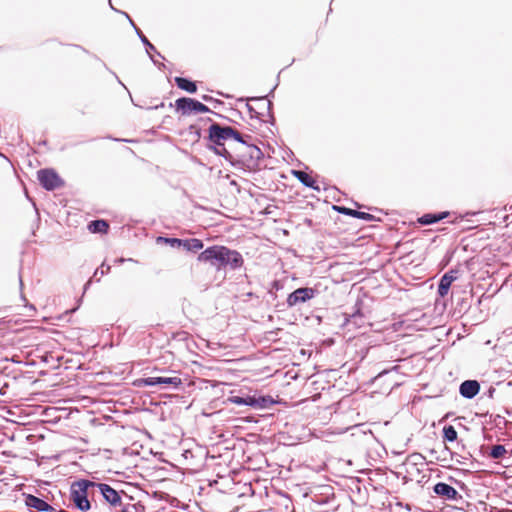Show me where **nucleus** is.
I'll list each match as a JSON object with an SVG mask.
<instances>
[{"label":"nucleus","mask_w":512,"mask_h":512,"mask_svg":"<svg viewBox=\"0 0 512 512\" xmlns=\"http://www.w3.org/2000/svg\"><path fill=\"white\" fill-rule=\"evenodd\" d=\"M197 260L199 262L209 263L218 270L226 267L238 269L244 263L243 257L238 251L231 250L221 245L206 248L198 255Z\"/></svg>","instance_id":"nucleus-1"},{"label":"nucleus","mask_w":512,"mask_h":512,"mask_svg":"<svg viewBox=\"0 0 512 512\" xmlns=\"http://www.w3.org/2000/svg\"><path fill=\"white\" fill-rule=\"evenodd\" d=\"M96 482L80 479L71 484L70 487V500L74 506L82 511L86 512L91 509V502L89 498L96 496Z\"/></svg>","instance_id":"nucleus-2"},{"label":"nucleus","mask_w":512,"mask_h":512,"mask_svg":"<svg viewBox=\"0 0 512 512\" xmlns=\"http://www.w3.org/2000/svg\"><path fill=\"white\" fill-rule=\"evenodd\" d=\"M236 168L254 170L258 167L259 161L263 158V152L256 145L248 144L243 139L240 147L236 150Z\"/></svg>","instance_id":"nucleus-3"},{"label":"nucleus","mask_w":512,"mask_h":512,"mask_svg":"<svg viewBox=\"0 0 512 512\" xmlns=\"http://www.w3.org/2000/svg\"><path fill=\"white\" fill-rule=\"evenodd\" d=\"M209 141L212 144H224L229 138H234L237 142L243 143V136L233 127L221 126L218 123H213L209 127Z\"/></svg>","instance_id":"nucleus-4"},{"label":"nucleus","mask_w":512,"mask_h":512,"mask_svg":"<svg viewBox=\"0 0 512 512\" xmlns=\"http://www.w3.org/2000/svg\"><path fill=\"white\" fill-rule=\"evenodd\" d=\"M96 495L102 496L104 501L109 504L114 512L124 500H128V495L124 491H117L106 483L96 482Z\"/></svg>","instance_id":"nucleus-5"},{"label":"nucleus","mask_w":512,"mask_h":512,"mask_svg":"<svg viewBox=\"0 0 512 512\" xmlns=\"http://www.w3.org/2000/svg\"><path fill=\"white\" fill-rule=\"evenodd\" d=\"M227 402L236 405H246L254 409H266L272 406L275 401L270 396H256V395H230Z\"/></svg>","instance_id":"nucleus-6"},{"label":"nucleus","mask_w":512,"mask_h":512,"mask_svg":"<svg viewBox=\"0 0 512 512\" xmlns=\"http://www.w3.org/2000/svg\"><path fill=\"white\" fill-rule=\"evenodd\" d=\"M37 178L44 189L53 191L64 185V181L54 169H40L37 172Z\"/></svg>","instance_id":"nucleus-7"},{"label":"nucleus","mask_w":512,"mask_h":512,"mask_svg":"<svg viewBox=\"0 0 512 512\" xmlns=\"http://www.w3.org/2000/svg\"><path fill=\"white\" fill-rule=\"evenodd\" d=\"M177 110L181 111L183 115H190L191 113H209L211 110L208 106L195 100L193 98L182 97L175 102Z\"/></svg>","instance_id":"nucleus-8"},{"label":"nucleus","mask_w":512,"mask_h":512,"mask_svg":"<svg viewBox=\"0 0 512 512\" xmlns=\"http://www.w3.org/2000/svg\"><path fill=\"white\" fill-rule=\"evenodd\" d=\"M315 294L316 290L313 288H298L288 295L286 302L288 307H293L299 303L307 302L308 300L312 299L315 296Z\"/></svg>","instance_id":"nucleus-9"},{"label":"nucleus","mask_w":512,"mask_h":512,"mask_svg":"<svg viewBox=\"0 0 512 512\" xmlns=\"http://www.w3.org/2000/svg\"><path fill=\"white\" fill-rule=\"evenodd\" d=\"M170 385L178 388L182 385V380L179 377H147L139 380L141 386H156V385Z\"/></svg>","instance_id":"nucleus-10"},{"label":"nucleus","mask_w":512,"mask_h":512,"mask_svg":"<svg viewBox=\"0 0 512 512\" xmlns=\"http://www.w3.org/2000/svg\"><path fill=\"white\" fill-rule=\"evenodd\" d=\"M433 492L445 500L458 501L462 499V496L454 487L444 482L436 483Z\"/></svg>","instance_id":"nucleus-11"},{"label":"nucleus","mask_w":512,"mask_h":512,"mask_svg":"<svg viewBox=\"0 0 512 512\" xmlns=\"http://www.w3.org/2000/svg\"><path fill=\"white\" fill-rule=\"evenodd\" d=\"M25 504L27 507L37 512H56L55 508L48 504L43 499L34 495L28 494L25 497Z\"/></svg>","instance_id":"nucleus-12"},{"label":"nucleus","mask_w":512,"mask_h":512,"mask_svg":"<svg viewBox=\"0 0 512 512\" xmlns=\"http://www.w3.org/2000/svg\"><path fill=\"white\" fill-rule=\"evenodd\" d=\"M458 270L451 269L446 272L440 279L438 284V294L441 297H444L448 294L451 284L457 279Z\"/></svg>","instance_id":"nucleus-13"},{"label":"nucleus","mask_w":512,"mask_h":512,"mask_svg":"<svg viewBox=\"0 0 512 512\" xmlns=\"http://www.w3.org/2000/svg\"><path fill=\"white\" fill-rule=\"evenodd\" d=\"M480 391V384L477 380H465L460 384L459 393L466 399L474 398Z\"/></svg>","instance_id":"nucleus-14"},{"label":"nucleus","mask_w":512,"mask_h":512,"mask_svg":"<svg viewBox=\"0 0 512 512\" xmlns=\"http://www.w3.org/2000/svg\"><path fill=\"white\" fill-rule=\"evenodd\" d=\"M217 155L222 156L227 160L232 166L236 167L237 155L236 151L232 152L228 148L225 147L224 144L215 145L212 144L209 146Z\"/></svg>","instance_id":"nucleus-15"},{"label":"nucleus","mask_w":512,"mask_h":512,"mask_svg":"<svg viewBox=\"0 0 512 512\" xmlns=\"http://www.w3.org/2000/svg\"><path fill=\"white\" fill-rule=\"evenodd\" d=\"M449 212H439V213H427L418 218V222L421 225H431L437 223L449 216Z\"/></svg>","instance_id":"nucleus-16"},{"label":"nucleus","mask_w":512,"mask_h":512,"mask_svg":"<svg viewBox=\"0 0 512 512\" xmlns=\"http://www.w3.org/2000/svg\"><path fill=\"white\" fill-rule=\"evenodd\" d=\"M292 174L301 182L304 186L312 188L313 190L320 191V187L316 185L315 180L306 172L301 170H293Z\"/></svg>","instance_id":"nucleus-17"},{"label":"nucleus","mask_w":512,"mask_h":512,"mask_svg":"<svg viewBox=\"0 0 512 512\" xmlns=\"http://www.w3.org/2000/svg\"><path fill=\"white\" fill-rule=\"evenodd\" d=\"M114 512H145V510L144 506L134 503L133 499L128 496V500H124Z\"/></svg>","instance_id":"nucleus-18"},{"label":"nucleus","mask_w":512,"mask_h":512,"mask_svg":"<svg viewBox=\"0 0 512 512\" xmlns=\"http://www.w3.org/2000/svg\"><path fill=\"white\" fill-rule=\"evenodd\" d=\"M135 32L138 35V37L141 40V42L145 45L146 52L149 54L152 62L155 65H157L160 69L165 68V65L163 63H159L158 64V62L151 55V51H156L155 46L147 39V37L142 33V31L138 27H135Z\"/></svg>","instance_id":"nucleus-19"},{"label":"nucleus","mask_w":512,"mask_h":512,"mask_svg":"<svg viewBox=\"0 0 512 512\" xmlns=\"http://www.w3.org/2000/svg\"><path fill=\"white\" fill-rule=\"evenodd\" d=\"M175 83L178 86V88H180L188 93H195L197 91L196 83L187 78L176 77Z\"/></svg>","instance_id":"nucleus-20"},{"label":"nucleus","mask_w":512,"mask_h":512,"mask_svg":"<svg viewBox=\"0 0 512 512\" xmlns=\"http://www.w3.org/2000/svg\"><path fill=\"white\" fill-rule=\"evenodd\" d=\"M181 247L187 251L197 252L203 248V242L197 238L182 239Z\"/></svg>","instance_id":"nucleus-21"},{"label":"nucleus","mask_w":512,"mask_h":512,"mask_svg":"<svg viewBox=\"0 0 512 512\" xmlns=\"http://www.w3.org/2000/svg\"><path fill=\"white\" fill-rule=\"evenodd\" d=\"M345 325H353L356 328L362 327L364 325V316L359 309H357L354 313L349 315V317L345 318Z\"/></svg>","instance_id":"nucleus-22"},{"label":"nucleus","mask_w":512,"mask_h":512,"mask_svg":"<svg viewBox=\"0 0 512 512\" xmlns=\"http://www.w3.org/2000/svg\"><path fill=\"white\" fill-rule=\"evenodd\" d=\"M88 229L92 233H107L109 224L106 220H93L88 224Z\"/></svg>","instance_id":"nucleus-23"},{"label":"nucleus","mask_w":512,"mask_h":512,"mask_svg":"<svg viewBox=\"0 0 512 512\" xmlns=\"http://www.w3.org/2000/svg\"><path fill=\"white\" fill-rule=\"evenodd\" d=\"M506 454H507V450H506L505 446L497 444V445H494L491 447L490 452H489V457L496 460V459H500V458L504 457Z\"/></svg>","instance_id":"nucleus-24"},{"label":"nucleus","mask_w":512,"mask_h":512,"mask_svg":"<svg viewBox=\"0 0 512 512\" xmlns=\"http://www.w3.org/2000/svg\"><path fill=\"white\" fill-rule=\"evenodd\" d=\"M443 438L445 441L454 442L457 439V431L452 425L443 428Z\"/></svg>","instance_id":"nucleus-25"},{"label":"nucleus","mask_w":512,"mask_h":512,"mask_svg":"<svg viewBox=\"0 0 512 512\" xmlns=\"http://www.w3.org/2000/svg\"><path fill=\"white\" fill-rule=\"evenodd\" d=\"M249 101H257L260 103L259 109H266L268 112V115L271 119H273V115L271 112L272 109V102L268 101L265 102V97H252L248 99Z\"/></svg>","instance_id":"nucleus-26"},{"label":"nucleus","mask_w":512,"mask_h":512,"mask_svg":"<svg viewBox=\"0 0 512 512\" xmlns=\"http://www.w3.org/2000/svg\"><path fill=\"white\" fill-rule=\"evenodd\" d=\"M157 243H166V244L170 245L171 247L178 248V247H181L182 239L159 236L157 238Z\"/></svg>","instance_id":"nucleus-27"},{"label":"nucleus","mask_w":512,"mask_h":512,"mask_svg":"<svg viewBox=\"0 0 512 512\" xmlns=\"http://www.w3.org/2000/svg\"><path fill=\"white\" fill-rule=\"evenodd\" d=\"M246 107H247V110L249 112V115L251 118H256V119H259V120H263V113L258 111L256 108H254L252 105H250L249 103L246 104Z\"/></svg>","instance_id":"nucleus-28"},{"label":"nucleus","mask_w":512,"mask_h":512,"mask_svg":"<svg viewBox=\"0 0 512 512\" xmlns=\"http://www.w3.org/2000/svg\"><path fill=\"white\" fill-rule=\"evenodd\" d=\"M333 208L344 215L352 216L354 218L356 216L357 210H353L344 206H333Z\"/></svg>","instance_id":"nucleus-29"},{"label":"nucleus","mask_w":512,"mask_h":512,"mask_svg":"<svg viewBox=\"0 0 512 512\" xmlns=\"http://www.w3.org/2000/svg\"><path fill=\"white\" fill-rule=\"evenodd\" d=\"M111 267L109 265H106L105 263H102L100 268L96 269L94 272V277H97L100 275V277L104 276L105 274L109 273Z\"/></svg>","instance_id":"nucleus-30"},{"label":"nucleus","mask_w":512,"mask_h":512,"mask_svg":"<svg viewBox=\"0 0 512 512\" xmlns=\"http://www.w3.org/2000/svg\"><path fill=\"white\" fill-rule=\"evenodd\" d=\"M355 218L366 220V221H371L374 219V216L369 213L361 212V211L357 210Z\"/></svg>","instance_id":"nucleus-31"},{"label":"nucleus","mask_w":512,"mask_h":512,"mask_svg":"<svg viewBox=\"0 0 512 512\" xmlns=\"http://www.w3.org/2000/svg\"><path fill=\"white\" fill-rule=\"evenodd\" d=\"M408 460H411L414 462V464H417L419 461H423L424 457L420 453H413L408 457Z\"/></svg>","instance_id":"nucleus-32"},{"label":"nucleus","mask_w":512,"mask_h":512,"mask_svg":"<svg viewBox=\"0 0 512 512\" xmlns=\"http://www.w3.org/2000/svg\"><path fill=\"white\" fill-rule=\"evenodd\" d=\"M490 512H512V510H509V509H497V508H494L493 510H491Z\"/></svg>","instance_id":"nucleus-33"},{"label":"nucleus","mask_w":512,"mask_h":512,"mask_svg":"<svg viewBox=\"0 0 512 512\" xmlns=\"http://www.w3.org/2000/svg\"><path fill=\"white\" fill-rule=\"evenodd\" d=\"M124 14H125V16L128 18V20H129V22H130V25H132L134 28H135V27H137V26L134 24L133 20L129 17V15H128L127 13H124Z\"/></svg>","instance_id":"nucleus-34"},{"label":"nucleus","mask_w":512,"mask_h":512,"mask_svg":"<svg viewBox=\"0 0 512 512\" xmlns=\"http://www.w3.org/2000/svg\"><path fill=\"white\" fill-rule=\"evenodd\" d=\"M125 261H126V259H124V258H117V259L115 260V263H116V264H122V263H124Z\"/></svg>","instance_id":"nucleus-35"},{"label":"nucleus","mask_w":512,"mask_h":512,"mask_svg":"<svg viewBox=\"0 0 512 512\" xmlns=\"http://www.w3.org/2000/svg\"><path fill=\"white\" fill-rule=\"evenodd\" d=\"M202 99H203L204 101H210V100L212 99V97H210V96H208V95H204V96L202 97Z\"/></svg>","instance_id":"nucleus-36"},{"label":"nucleus","mask_w":512,"mask_h":512,"mask_svg":"<svg viewBox=\"0 0 512 512\" xmlns=\"http://www.w3.org/2000/svg\"><path fill=\"white\" fill-rule=\"evenodd\" d=\"M19 283H20V287L22 288L23 287V281H22V277L21 276L19 277Z\"/></svg>","instance_id":"nucleus-37"},{"label":"nucleus","mask_w":512,"mask_h":512,"mask_svg":"<svg viewBox=\"0 0 512 512\" xmlns=\"http://www.w3.org/2000/svg\"><path fill=\"white\" fill-rule=\"evenodd\" d=\"M91 283V280H89L86 284H85V290L88 288V286L90 285Z\"/></svg>","instance_id":"nucleus-38"},{"label":"nucleus","mask_w":512,"mask_h":512,"mask_svg":"<svg viewBox=\"0 0 512 512\" xmlns=\"http://www.w3.org/2000/svg\"><path fill=\"white\" fill-rule=\"evenodd\" d=\"M388 371L387 370H384L383 372L379 373V377H381L383 374L387 373Z\"/></svg>","instance_id":"nucleus-39"},{"label":"nucleus","mask_w":512,"mask_h":512,"mask_svg":"<svg viewBox=\"0 0 512 512\" xmlns=\"http://www.w3.org/2000/svg\"><path fill=\"white\" fill-rule=\"evenodd\" d=\"M21 298H22L23 301H26V298H25V296L23 294L21 295Z\"/></svg>","instance_id":"nucleus-40"},{"label":"nucleus","mask_w":512,"mask_h":512,"mask_svg":"<svg viewBox=\"0 0 512 512\" xmlns=\"http://www.w3.org/2000/svg\"><path fill=\"white\" fill-rule=\"evenodd\" d=\"M57 512H67V511H65V510H63V509H60V510H59V511H57Z\"/></svg>","instance_id":"nucleus-41"}]
</instances>
